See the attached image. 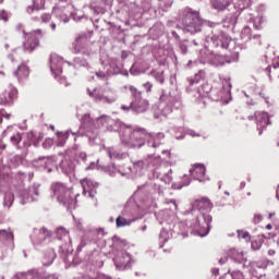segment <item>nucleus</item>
I'll list each match as a JSON object with an SVG mask.
<instances>
[{
  "label": "nucleus",
  "instance_id": "obj_36",
  "mask_svg": "<svg viewBox=\"0 0 279 279\" xmlns=\"http://www.w3.org/2000/svg\"><path fill=\"white\" fill-rule=\"evenodd\" d=\"M41 19H43V22H44V23H48V22L51 20V15H49V14H44V15L41 16Z\"/></svg>",
  "mask_w": 279,
  "mask_h": 279
},
{
  "label": "nucleus",
  "instance_id": "obj_7",
  "mask_svg": "<svg viewBox=\"0 0 279 279\" xmlns=\"http://www.w3.org/2000/svg\"><path fill=\"white\" fill-rule=\"evenodd\" d=\"M41 34L43 32L40 29L26 34V41L24 43L25 51L32 53L38 47V38H40Z\"/></svg>",
  "mask_w": 279,
  "mask_h": 279
},
{
  "label": "nucleus",
  "instance_id": "obj_39",
  "mask_svg": "<svg viewBox=\"0 0 279 279\" xmlns=\"http://www.w3.org/2000/svg\"><path fill=\"white\" fill-rule=\"evenodd\" d=\"M2 117H5L7 119H10V114H5V113L1 112V114H0V123H3V118Z\"/></svg>",
  "mask_w": 279,
  "mask_h": 279
},
{
  "label": "nucleus",
  "instance_id": "obj_34",
  "mask_svg": "<svg viewBox=\"0 0 279 279\" xmlns=\"http://www.w3.org/2000/svg\"><path fill=\"white\" fill-rule=\"evenodd\" d=\"M0 20L8 21V13L5 11L0 12Z\"/></svg>",
  "mask_w": 279,
  "mask_h": 279
},
{
  "label": "nucleus",
  "instance_id": "obj_43",
  "mask_svg": "<svg viewBox=\"0 0 279 279\" xmlns=\"http://www.w3.org/2000/svg\"><path fill=\"white\" fill-rule=\"evenodd\" d=\"M189 184H190V181H189V179L185 177V181H184L183 186H189Z\"/></svg>",
  "mask_w": 279,
  "mask_h": 279
},
{
  "label": "nucleus",
  "instance_id": "obj_24",
  "mask_svg": "<svg viewBox=\"0 0 279 279\" xmlns=\"http://www.w3.org/2000/svg\"><path fill=\"white\" fill-rule=\"evenodd\" d=\"M143 169H145V162H143V161H137L133 166V171L137 175H141V173H143Z\"/></svg>",
  "mask_w": 279,
  "mask_h": 279
},
{
  "label": "nucleus",
  "instance_id": "obj_5",
  "mask_svg": "<svg viewBox=\"0 0 279 279\" xmlns=\"http://www.w3.org/2000/svg\"><path fill=\"white\" fill-rule=\"evenodd\" d=\"M147 133L143 129L134 130L130 136L128 142L131 147H143L145 145V141L147 138Z\"/></svg>",
  "mask_w": 279,
  "mask_h": 279
},
{
  "label": "nucleus",
  "instance_id": "obj_59",
  "mask_svg": "<svg viewBox=\"0 0 279 279\" xmlns=\"http://www.w3.org/2000/svg\"><path fill=\"white\" fill-rule=\"evenodd\" d=\"M131 90H134V87H131Z\"/></svg>",
  "mask_w": 279,
  "mask_h": 279
},
{
  "label": "nucleus",
  "instance_id": "obj_29",
  "mask_svg": "<svg viewBox=\"0 0 279 279\" xmlns=\"http://www.w3.org/2000/svg\"><path fill=\"white\" fill-rule=\"evenodd\" d=\"M233 254V258H238V260H241V258H243V253L239 252L236 250L231 251Z\"/></svg>",
  "mask_w": 279,
  "mask_h": 279
},
{
  "label": "nucleus",
  "instance_id": "obj_4",
  "mask_svg": "<svg viewBox=\"0 0 279 279\" xmlns=\"http://www.w3.org/2000/svg\"><path fill=\"white\" fill-rule=\"evenodd\" d=\"M83 128L87 130V132L93 131V128H101L105 123H110V118L108 116H102L96 120L90 119V114L86 113L83 119Z\"/></svg>",
  "mask_w": 279,
  "mask_h": 279
},
{
  "label": "nucleus",
  "instance_id": "obj_10",
  "mask_svg": "<svg viewBox=\"0 0 279 279\" xmlns=\"http://www.w3.org/2000/svg\"><path fill=\"white\" fill-rule=\"evenodd\" d=\"M81 185L83 187V195L85 197H94L97 193L95 191V189H97V186H99V184L97 182H94L89 179L81 180Z\"/></svg>",
  "mask_w": 279,
  "mask_h": 279
},
{
  "label": "nucleus",
  "instance_id": "obj_42",
  "mask_svg": "<svg viewBox=\"0 0 279 279\" xmlns=\"http://www.w3.org/2000/svg\"><path fill=\"white\" fill-rule=\"evenodd\" d=\"M276 255V251L275 250H269L268 251V256H275Z\"/></svg>",
  "mask_w": 279,
  "mask_h": 279
},
{
  "label": "nucleus",
  "instance_id": "obj_32",
  "mask_svg": "<svg viewBox=\"0 0 279 279\" xmlns=\"http://www.w3.org/2000/svg\"><path fill=\"white\" fill-rule=\"evenodd\" d=\"M44 147L47 148V147H51L53 145V140L51 138H47L45 142H44Z\"/></svg>",
  "mask_w": 279,
  "mask_h": 279
},
{
  "label": "nucleus",
  "instance_id": "obj_15",
  "mask_svg": "<svg viewBox=\"0 0 279 279\" xmlns=\"http://www.w3.org/2000/svg\"><path fill=\"white\" fill-rule=\"evenodd\" d=\"M49 236L50 233L47 231V229L37 230L33 236V243H35V245H40V243H43V241H47Z\"/></svg>",
  "mask_w": 279,
  "mask_h": 279
},
{
  "label": "nucleus",
  "instance_id": "obj_47",
  "mask_svg": "<svg viewBox=\"0 0 279 279\" xmlns=\"http://www.w3.org/2000/svg\"><path fill=\"white\" fill-rule=\"evenodd\" d=\"M190 135H191V136H199V135L196 134L194 131H191V132H190Z\"/></svg>",
  "mask_w": 279,
  "mask_h": 279
},
{
  "label": "nucleus",
  "instance_id": "obj_3",
  "mask_svg": "<svg viewBox=\"0 0 279 279\" xmlns=\"http://www.w3.org/2000/svg\"><path fill=\"white\" fill-rule=\"evenodd\" d=\"M202 19L199 17V13L190 12L183 19V29L184 32H189L190 34H196L202 28Z\"/></svg>",
  "mask_w": 279,
  "mask_h": 279
},
{
  "label": "nucleus",
  "instance_id": "obj_8",
  "mask_svg": "<svg viewBox=\"0 0 279 279\" xmlns=\"http://www.w3.org/2000/svg\"><path fill=\"white\" fill-rule=\"evenodd\" d=\"M114 263L117 269L123 270L130 269V267H132V264L134 263V259H132L131 254L122 252L114 258Z\"/></svg>",
  "mask_w": 279,
  "mask_h": 279
},
{
  "label": "nucleus",
  "instance_id": "obj_19",
  "mask_svg": "<svg viewBox=\"0 0 279 279\" xmlns=\"http://www.w3.org/2000/svg\"><path fill=\"white\" fill-rule=\"evenodd\" d=\"M231 3L232 0H211L213 8L220 11L226 10Z\"/></svg>",
  "mask_w": 279,
  "mask_h": 279
},
{
  "label": "nucleus",
  "instance_id": "obj_48",
  "mask_svg": "<svg viewBox=\"0 0 279 279\" xmlns=\"http://www.w3.org/2000/svg\"><path fill=\"white\" fill-rule=\"evenodd\" d=\"M50 27H51V29L56 31V23H52V24L50 25Z\"/></svg>",
  "mask_w": 279,
  "mask_h": 279
},
{
  "label": "nucleus",
  "instance_id": "obj_51",
  "mask_svg": "<svg viewBox=\"0 0 279 279\" xmlns=\"http://www.w3.org/2000/svg\"><path fill=\"white\" fill-rule=\"evenodd\" d=\"M95 167V163H92V166L87 167V169H93Z\"/></svg>",
  "mask_w": 279,
  "mask_h": 279
},
{
  "label": "nucleus",
  "instance_id": "obj_60",
  "mask_svg": "<svg viewBox=\"0 0 279 279\" xmlns=\"http://www.w3.org/2000/svg\"><path fill=\"white\" fill-rule=\"evenodd\" d=\"M0 279H3V277L0 275Z\"/></svg>",
  "mask_w": 279,
  "mask_h": 279
},
{
  "label": "nucleus",
  "instance_id": "obj_30",
  "mask_svg": "<svg viewBox=\"0 0 279 279\" xmlns=\"http://www.w3.org/2000/svg\"><path fill=\"white\" fill-rule=\"evenodd\" d=\"M239 239H250V233L245 231H238Z\"/></svg>",
  "mask_w": 279,
  "mask_h": 279
},
{
  "label": "nucleus",
  "instance_id": "obj_13",
  "mask_svg": "<svg viewBox=\"0 0 279 279\" xmlns=\"http://www.w3.org/2000/svg\"><path fill=\"white\" fill-rule=\"evenodd\" d=\"M190 173L191 175H193L194 180H198L199 182H202V179L199 178H203V175H205L206 168L202 163H195L193 166V169H190Z\"/></svg>",
  "mask_w": 279,
  "mask_h": 279
},
{
  "label": "nucleus",
  "instance_id": "obj_37",
  "mask_svg": "<svg viewBox=\"0 0 279 279\" xmlns=\"http://www.w3.org/2000/svg\"><path fill=\"white\" fill-rule=\"evenodd\" d=\"M254 221H255V223H259V221H263V216H260V215H255V216H254Z\"/></svg>",
  "mask_w": 279,
  "mask_h": 279
},
{
  "label": "nucleus",
  "instance_id": "obj_31",
  "mask_svg": "<svg viewBox=\"0 0 279 279\" xmlns=\"http://www.w3.org/2000/svg\"><path fill=\"white\" fill-rule=\"evenodd\" d=\"M213 64L219 66V64H223V60L221 59V57H215V59L213 60Z\"/></svg>",
  "mask_w": 279,
  "mask_h": 279
},
{
  "label": "nucleus",
  "instance_id": "obj_23",
  "mask_svg": "<svg viewBox=\"0 0 279 279\" xmlns=\"http://www.w3.org/2000/svg\"><path fill=\"white\" fill-rule=\"evenodd\" d=\"M116 223H117V228H125V226L132 225V220H128V219L119 216L116 220Z\"/></svg>",
  "mask_w": 279,
  "mask_h": 279
},
{
  "label": "nucleus",
  "instance_id": "obj_46",
  "mask_svg": "<svg viewBox=\"0 0 279 279\" xmlns=\"http://www.w3.org/2000/svg\"><path fill=\"white\" fill-rule=\"evenodd\" d=\"M180 228H181L182 230H184V231H185V233H184V234H186V228H187V227H186V226H184V225H181V226H180Z\"/></svg>",
  "mask_w": 279,
  "mask_h": 279
},
{
  "label": "nucleus",
  "instance_id": "obj_2",
  "mask_svg": "<svg viewBox=\"0 0 279 279\" xmlns=\"http://www.w3.org/2000/svg\"><path fill=\"white\" fill-rule=\"evenodd\" d=\"M51 191L56 199L63 204V206H68V208H75V197H78L80 194L73 195V191L71 187L65 186L64 183L56 182L51 185Z\"/></svg>",
  "mask_w": 279,
  "mask_h": 279
},
{
  "label": "nucleus",
  "instance_id": "obj_12",
  "mask_svg": "<svg viewBox=\"0 0 279 279\" xmlns=\"http://www.w3.org/2000/svg\"><path fill=\"white\" fill-rule=\"evenodd\" d=\"M210 40L214 47H221L222 49H228V47H230V43H232V39L223 34L220 36H213Z\"/></svg>",
  "mask_w": 279,
  "mask_h": 279
},
{
  "label": "nucleus",
  "instance_id": "obj_57",
  "mask_svg": "<svg viewBox=\"0 0 279 279\" xmlns=\"http://www.w3.org/2000/svg\"><path fill=\"white\" fill-rule=\"evenodd\" d=\"M122 175H128V172L126 173H122Z\"/></svg>",
  "mask_w": 279,
  "mask_h": 279
},
{
  "label": "nucleus",
  "instance_id": "obj_27",
  "mask_svg": "<svg viewBox=\"0 0 279 279\" xmlns=\"http://www.w3.org/2000/svg\"><path fill=\"white\" fill-rule=\"evenodd\" d=\"M135 110H136V112H145V110H147V102L140 101L137 105V108Z\"/></svg>",
  "mask_w": 279,
  "mask_h": 279
},
{
  "label": "nucleus",
  "instance_id": "obj_18",
  "mask_svg": "<svg viewBox=\"0 0 279 279\" xmlns=\"http://www.w3.org/2000/svg\"><path fill=\"white\" fill-rule=\"evenodd\" d=\"M255 118L259 128H265L269 124V114L267 112H256Z\"/></svg>",
  "mask_w": 279,
  "mask_h": 279
},
{
  "label": "nucleus",
  "instance_id": "obj_52",
  "mask_svg": "<svg viewBox=\"0 0 279 279\" xmlns=\"http://www.w3.org/2000/svg\"><path fill=\"white\" fill-rule=\"evenodd\" d=\"M182 51H186V47L182 46L181 47Z\"/></svg>",
  "mask_w": 279,
  "mask_h": 279
},
{
  "label": "nucleus",
  "instance_id": "obj_41",
  "mask_svg": "<svg viewBox=\"0 0 279 279\" xmlns=\"http://www.w3.org/2000/svg\"><path fill=\"white\" fill-rule=\"evenodd\" d=\"M145 88H147V92L149 93V90H151V84L146 83L144 84Z\"/></svg>",
  "mask_w": 279,
  "mask_h": 279
},
{
  "label": "nucleus",
  "instance_id": "obj_33",
  "mask_svg": "<svg viewBox=\"0 0 279 279\" xmlns=\"http://www.w3.org/2000/svg\"><path fill=\"white\" fill-rule=\"evenodd\" d=\"M84 279H110L109 277L105 275H98L97 278L94 277H85Z\"/></svg>",
  "mask_w": 279,
  "mask_h": 279
},
{
  "label": "nucleus",
  "instance_id": "obj_21",
  "mask_svg": "<svg viewBox=\"0 0 279 279\" xmlns=\"http://www.w3.org/2000/svg\"><path fill=\"white\" fill-rule=\"evenodd\" d=\"M57 238L59 239V241H64V243L71 241V239L69 238V231H66V229L62 227L57 229Z\"/></svg>",
  "mask_w": 279,
  "mask_h": 279
},
{
  "label": "nucleus",
  "instance_id": "obj_1",
  "mask_svg": "<svg viewBox=\"0 0 279 279\" xmlns=\"http://www.w3.org/2000/svg\"><path fill=\"white\" fill-rule=\"evenodd\" d=\"M208 210H213V204L210 199L206 197L196 198L192 203L191 211L193 215H196V219L191 223V228L194 232H197L198 236H206L210 230L213 217L205 214L208 213Z\"/></svg>",
  "mask_w": 279,
  "mask_h": 279
},
{
  "label": "nucleus",
  "instance_id": "obj_55",
  "mask_svg": "<svg viewBox=\"0 0 279 279\" xmlns=\"http://www.w3.org/2000/svg\"><path fill=\"white\" fill-rule=\"evenodd\" d=\"M184 185H179V187L178 189H182Z\"/></svg>",
  "mask_w": 279,
  "mask_h": 279
},
{
  "label": "nucleus",
  "instance_id": "obj_56",
  "mask_svg": "<svg viewBox=\"0 0 279 279\" xmlns=\"http://www.w3.org/2000/svg\"><path fill=\"white\" fill-rule=\"evenodd\" d=\"M160 84H162V78L159 80Z\"/></svg>",
  "mask_w": 279,
  "mask_h": 279
},
{
  "label": "nucleus",
  "instance_id": "obj_49",
  "mask_svg": "<svg viewBox=\"0 0 279 279\" xmlns=\"http://www.w3.org/2000/svg\"><path fill=\"white\" fill-rule=\"evenodd\" d=\"M54 14H60V10L54 9Z\"/></svg>",
  "mask_w": 279,
  "mask_h": 279
},
{
  "label": "nucleus",
  "instance_id": "obj_11",
  "mask_svg": "<svg viewBox=\"0 0 279 279\" xmlns=\"http://www.w3.org/2000/svg\"><path fill=\"white\" fill-rule=\"evenodd\" d=\"M50 70L53 73L54 77L62 73V57L53 53L50 57Z\"/></svg>",
  "mask_w": 279,
  "mask_h": 279
},
{
  "label": "nucleus",
  "instance_id": "obj_44",
  "mask_svg": "<svg viewBox=\"0 0 279 279\" xmlns=\"http://www.w3.org/2000/svg\"><path fill=\"white\" fill-rule=\"evenodd\" d=\"M130 108H132V105L128 106H122V110H130Z\"/></svg>",
  "mask_w": 279,
  "mask_h": 279
},
{
  "label": "nucleus",
  "instance_id": "obj_40",
  "mask_svg": "<svg viewBox=\"0 0 279 279\" xmlns=\"http://www.w3.org/2000/svg\"><path fill=\"white\" fill-rule=\"evenodd\" d=\"M206 51H208V49H206V48L201 51V56L203 58L202 62H206V60H204L205 59L204 53H206Z\"/></svg>",
  "mask_w": 279,
  "mask_h": 279
},
{
  "label": "nucleus",
  "instance_id": "obj_26",
  "mask_svg": "<svg viewBox=\"0 0 279 279\" xmlns=\"http://www.w3.org/2000/svg\"><path fill=\"white\" fill-rule=\"evenodd\" d=\"M47 262H44V265H51L53 260H56V252L50 251L48 255H46Z\"/></svg>",
  "mask_w": 279,
  "mask_h": 279
},
{
  "label": "nucleus",
  "instance_id": "obj_50",
  "mask_svg": "<svg viewBox=\"0 0 279 279\" xmlns=\"http://www.w3.org/2000/svg\"><path fill=\"white\" fill-rule=\"evenodd\" d=\"M266 228H267V230H271L272 227H271V225H267Z\"/></svg>",
  "mask_w": 279,
  "mask_h": 279
},
{
  "label": "nucleus",
  "instance_id": "obj_58",
  "mask_svg": "<svg viewBox=\"0 0 279 279\" xmlns=\"http://www.w3.org/2000/svg\"><path fill=\"white\" fill-rule=\"evenodd\" d=\"M0 3H3V0H0Z\"/></svg>",
  "mask_w": 279,
  "mask_h": 279
},
{
  "label": "nucleus",
  "instance_id": "obj_14",
  "mask_svg": "<svg viewBox=\"0 0 279 279\" xmlns=\"http://www.w3.org/2000/svg\"><path fill=\"white\" fill-rule=\"evenodd\" d=\"M0 241H7L8 247L10 250L14 248V234L10 230H0Z\"/></svg>",
  "mask_w": 279,
  "mask_h": 279
},
{
  "label": "nucleus",
  "instance_id": "obj_9",
  "mask_svg": "<svg viewBox=\"0 0 279 279\" xmlns=\"http://www.w3.org/2000/svg\"><path fill=\"white\" fill-rule=\"evenodd\" d=\"M38 195L39 191L36 186H32L28 190H23L20 192L21 204L24 205L36 202V199H38Z\"/></svg>",
  "mask_w": 279,
  "mask_h": 279
},
{
  "label": "nucleus",
  "instance_id": "obj_45",
  "mask_svg": "<svg viewBox=\"0 0 279 279\" xmlns=\"http://www.w3.org/2000/svg\"><path fill=\"white\" fill-rule=\"evenodd\" d=\"M48 279H58V276H56V275H50V276L48 277Z\"/></svg>",
  "mask_w": 279,
  "mask_h": 279
},
{
  "label": "nucleus",
  "instance_id": "obj_35",
  "mask_svg": "<svg viewBox=\"0 0 279 279\" xmlns=\"http://www.w3.org/2000/svg\"><path fill=\"white\" fill-rule=\"evenodd\" d=\"M60 20L63 21V23H69V15L66 13H63L60 15Z\"/></svg>",
  "mask_w": 279,
  "mask_h": 279
},
{
  "label": "nucleus",
  "instance_id": "obj_6",
  "mask_svg": "<svg viewBox=\"0 0 279 279\" xmlns=\"http://www.w3.org/2000/svg\"><path fill=\"white\" fill-rule=\"evenodd\" d=\"M88 95L100 104H114V101H117V97L108 95V93L102 89L88 90Z\"/></svg>",
  "mask_w": 279,
  "mask_h": 279
},
{
  "label": "nucleus",
  "instance_id": "obj_53",
  "mask_svg": "<svg viewBox=\"0 0 279 279\" xmlns=\"http://www.w3.org/2000/svg\"><path fill=\"white\" fill-rule=\"evenodd\" d=\"M142 230H143V232H145V230H147V227H143Z\"/></svg>",
  "mask_w": 279,
  "mask_h": 279
},
{
  "label": "nucleus",
  "instance_id": "obj_25",
  "mask_svg": "<svg viewBox=\"0 0 279 279\" xmlns=\"http://www.w3.org/2000/svg\"><path fill=\"white\" fill-rule=\"evenodd\" d=\"M13 203H14V194L12 192L7 193L4 196V206L10 208V206H12Z\"/></svg>",
  "mask_w": 279,
  "mask_h": 279
},
{
  "label": "nucleus",
  "instance_id": "obj_54",
  "mask_svg": "<svg viewBox=\"0 0 279 279\" xmlns=\"http://www.w3.org/2000/svg\"><path fill=\"white\" fill-rule=\"evenodd\" d=\"M274 215H275V214H270V215H269V218L274 217Z\"/></svg>",
  "mask_w": 279,
  "mask_h": 279
},
{
  "label": "nucleus",
  "instance_id": "obj_17",
  "mask_svg": "<svg viewBox=\"0 0 279 279\" xmlns=\"http://www.w3.org/2000/svg\"><path fill=\"white\" fill-rule=\"evenodd\" d=\"M17 90L14 87H11L9 92H5L1 98H0V104H10L14 97L17 95Z\"/></svg>",
  "mask_w": 279,
  "mask_h": 279
},
{
  "label": "nucleus",
  "instance_id": "obj_22",
  "mask_svg": "<svg viewBox=\"0 0 279 279\" xmlns=\"http://www.w3.org/2000/svg\"><path fill=\"white\" fill-rule=\"evenodd\" d=\"M119 73V68H113V70L107 69L106 72H97L96 76L99 77L100 80H106V77L110 75H114Z\"/></svg>",
  "mask_w": 279,
  "mask_h": 279
},
{
  "label": "nucleus",
  "instance_id": "obj_16",
  "mask_svg": "<svg viewBox=\"0 0 279 279\" xmlns=\"http://www.w3.org/2000/svg\"><path fill=\"white\" fill-rule=\"evenodd\" d=\"M14 75L19 82H23V80H27V77H29V68L25 64L19 65Z\"/></svg>",
  "mask_w": 279,
  "mask_h": 279
},
{
  "label": "nucleus",
  "instance_id": "obj_38",
  "mask_svg": "<svg viewBox=\"0 0 279 279\" xmlns=\"http://www.w3.org/2000/svg\"><path fill=\"white\" fill-rule=\"evenodd\" d=\"M160 239H162L163 241H167V230H162L160 232Z\"/></svg>",
  "mask_w": 279,
  "mask_h": 279
},
{
  "label": "nucleus",
  "instance_id": "obj_20",
  "mask_svg": "<svg viewBox=\"0 0 279 279\" xmlns=\"http://www.w3.org/2000/svg\"><path fill=\"white\" fill-rule=\"evenodd\" d=\"M45 8V0H34L33 1V7L28 5L27 7V13L32 14L33 12H37L38 10H43Z\"/></svg>",
  "mask_w": 279,
  "mask_h": 279
},
{
  "label": "nucleus",
  "instance_id": "obj_28",
  "mask_svg": "<svg viewBox=\"0 0 279 279\" xmlns=\"http://www.w3.org/2000/svg\"><path fill=\"white\" fill-rule=\"evenodd\" d=\"M11 143H13V145H19L21 143V134H16L11 136L10 138Z\"/></svg>",
  "mask_w": 279,
  "mask_h": 279
}]
</instances>
